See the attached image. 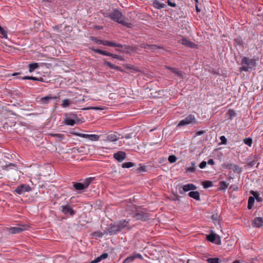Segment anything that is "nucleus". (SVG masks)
Segmentation results:
<instances>
[{
	"label": "nucleus",
	"instance_id": "obj_34",
	"mask_svg": "<svg viewBox=\"0 0 263 263\" xmlns=\"http://www.w3.org/2000/svg\"><path fill=\"white\" fill-rule=\"evenodd\" d=\"M163 48L161 46H157L156 45L154 44H150L149 46V50H151L152 51L155 52L156 50L158 49H162Z\"/></svg>",
	"mask_w": 263,
	"mask_h": 263
},
{
	"label": "nucleus",
	"instance_id": "obj_49",
	"mask_svg": "<svg viewBox=\"0 0 263 263\" xmlns=\"http://www.w3.org/2000/svg\"><path fill=\"white\" fill-rule=\"evenodd\" d=\"M137 170L139 172H146V167L145 166H142L140 165V166L137 169Z\"/></svg>",
	"mask_w": 263,
	"mask_h": 263
},
{
	"label": "nucleus",
	"instance_id": "obj_4",
	"mask_svg": "<svg viewBox=\"0 0 263 263\" xmlns=\"http://www.w3.org/2000/svg\"><path fill=\"white\" fill-rule=\"evenodd\" d=\"M197 123V121L195 116L194 115L190 114L186 117L184 119L181 120L177 125V127H182L189 124H194Z\"/></svg>",
	"mask_w": 263,
	"mask_h": 263
},
{
	"label": "nucleus",
	"instance_id": "obj_10",
	"mask_svg": "<svg viewBox=\"0 0 263 263\" xmlns=\"http://www.w3.org/2000/svg\"><path fill=\"white\" fill-rule=\"evenodd\" d=\"M136 258L143 259L142 256L140 253H133L130 256L126 257L122 263H132Z\"/></svg>",
	"mask_w": 263,
	"mask_h": 263
},
{
	"label": "nucleus",
	"instance_id": "obj_28",
	"mask_svg": "<svg viewBox=\"0 0 263 263\" xmlns=\"http://www.w3.org/2000/svg\"><path fill=\"white\" fill-rule=\"evenodd\" d=\"M2 167L4 170L8 171L9 167H10V168H14L16 167V165L14 163H10L8 164L3 165Z\"/></svg>",
	"mask_w": 263,
	"mask_h": 263
},
{
	"label": "nucleus",
	"instance_id": "obj_11",
	"mask_svg": "<svg viewBox=\"0 0 263 263\" xmlns=\"http://www.w3.org/2000/svg\"><path fill=\"white\" fill-rule=\"evenodd\" d=\"M165 68L166 69L171 70L172 73H174L181 79H184L185 78V73L178 68H173L168 66H165Z\"/></svg>",
	"mask_w": 263,
	"mask_h": 263
},
{
	"label": "nucleus",
	"instance_id": "obj_62",
	"mask_svg": "<svg viewBox=\"0 0 263 263\" xmlns=\"http://www.w3.org/2000/svg\"><path fill=\"white\" fill-rule=\"evenodd\" d=\"M116 43L113 42L108 41V46L110 47H115Z\"/></svg>",
	"mask_w": 263,
	"mask_h": 263
},
{
	"label": "nucleus",
	"instance_id": "obj_20",
	"mask_svg": "<svg viewBox=\"0 0 263 263\" xmlns=\"http://www.w3.org/2000/svg\"><path fill=\"white\" fill-rule=\"evenodd\" d=\"M106 140L115 142L117 141L120 138L118 137L115 133H110L108 134L106 137Z\"/></svg>",
	"mask_w": 263,
	"mask_h": 263
},
{
	"label": "nucleus",
	"instance_id": "obj_30",
	"mask_svg": "<svg viewBox=\"0 0 263 263\" xmlns=\"http://www.w3.org/2000/svg\"><path fill=\"white\" fill-rule=\"evenodd\" d=\"M202 186L204 189H207L213 185V183L211 181L206 180L202 182Z\"/></svg>",
	"mask_w": 263,
	"mask_h": 263
},
{
	"label": "nucleus",
	"instance_id": "obj_23",
	"mask_svg": "<svg viewBox=\"0 0 263 263\" xmlns=\"http://www.w3.org/2000/svg\"><path fill=\"white\" fill-rule=\"evenodd\" d=\"M191 166L185 168L186 172L194 173L196 170V163L195 161L191 162Z\"/></svg>",
	"mask_w": 263,
	"mask_h": 263
},
{
	"label": "nucleus",
	"instance_id": "obj_48",
	"mask_svg": "<svg viewBox=\"0 0 263 263\" xmlns=\"http://www.w3.org/2000/svg\"><path fill=\"white\" fill-rule=\"evenodd\" d=\"M52 137H57L60 140H62L63 138L64 135L60 134H51Z\"/></svg>",
	"mask_w": 263,
	"mask_h": 263
},
{
	"label": "nucleus",
	"instance_id": "obj_26",
	"mask_svg": "<svg viewBox=\"0 0 263 263\" xmlns=\"http://www.w3.org/2000/svg\"><path fill=\"white\" fill-rule=\"evenodd\" d=\"M227 114L229 116V119L232 120L233 118L237 116V114L233 109H230L228 110Z\"/></svg>",
	"mask_w": 263,
	"mask_h": 263
},
{
	"label": "nucleus",
	"instance_id": "obj_24",
	"mask_svg": "<svg viewBox=\"0 0 263 263\" xmlns=\"http://www.w3.org/2000/svg\"><path fill=\"white\" fill-rule=\"evenodd\" d=\"M29 71L30 72H33L35 69L39 67V65L37 63H32L29 64Z\"/></svg>",
	"mask_w": 263,
	"mask_h": 263
},
{
	"label": "nucleus",
	"instance_id": "obj_14",
	"mask_svg": "<svg viewBox=\"0 0 263 263\" xmlns=\"http://www.w3.org/2000/svg\"><path fill=\"white\" fill-rule=\"evenodd\" d=\"M226 168L227 169L232 170L234 173L239 174L242 172V168L238 165L232 163L226 164Z\"/></svg>",
	"mask_w": 263,
	"mask_h": 263
},
{
	"label": "nucleus",
	"instance_id": "obj_43",
	"mask_svg": "<svg viewBox=\"0 0 263 263\" xmlns=\"http://www.w3.org/2000/svg\"><path fill=\"white\" fill-rule=\"evenodd\" d=\"M67 117L70 118L71 119H73L75 121L78 118L77 115L75 114H70L69 115L67 114Z\"/></svg>",
	"mask_w": 263,
	"mask_h": 263
},
{
	"label": "nucleus",
	"instance_id": "obj_56",
	"mask_svg": "<svg viewBox=\"0 0 263 263\" xmlns=\"http://www.w3.org/2000/svg\"><path fill=\"white\" fill-rule=\"evenodd\" d=\"M254 200L255 199L253 197L250 196V197H249V199H248V203H249V204H253L254 203Z\"/></svg>",
	"mask_w": 263,
	"mask_h": 263
},
{
	"label": "nucleus",
	"instance_id": "obj_12",
	"mask_svg": "<svg viewBox=\"0 0 263 263\" xmlns=\"http://www.w3.org/2000/svg\"><path fill=\"white\" fill-rule=\"evenodd\" d=\"M113 157L119 162H122L126 157V154L123 151H118L114 154Z\"/></svg>",
	"mask_w": 263,
	"mask_h": 263
},
{
	"label": "nucleus",
	"instance_id": "obj_9",
	"mask_svg": "<svg viewBox=\"0 0 263 263\" xmlns=\"http://www.w3.org/2000/svg\"><path fill=\"white\" fill-rule=\"evenodd\" d=\"M60 211L66 215H69L71 216H73L76 212L68 204L62 205L60 208Z\"/></svg>",
	"mask_w": 263,
	"mask_h": 263
},
{
	"label": "nucleus",
	"instance_id": "obj_44",
	"mask_svg": "<svg viewBox=\"0 0 263 263\" xmlns=\"http://www.w3.org/2000/svg\"><path fill=\"white\" fill-rule=\"evenodd\" d=\"M236 43L237 45H243V42L240 37H238L235 40Z\"/></svg>",
	"mask_w": 263,
	"mask_h": 263
},
{
	"label": "nucleus",
	"instance_id": "obj_13",
	"mask_svg": "<svg viewBox=\"0 0 263 263\" xmlns=\"http://www.w3.org/2000/svg\"><path fill=\"white\" fill-rule=\"evenodd\" d=\"M257 61V59H249L247 57H243L241 60V64L242 65H247L248 66H256V62Z\"/></svg>",
	"mask_w": 263,
	"mask_h": 263
},
{
	"label": "nucleus",
	"instance_id": "obj_21",
	"mask_svg": "<svg viewBox=\"0 0 263 263\" xmlns=\"http://www.w3.org/2000/svg\"><path fill=\"white\" fill-rule=\"evenodd\" d=\"M65 119L64 123L66 125L73 126L76 123V121L74 120L73 119H71L70 118L67 117V114H65Z\"/></svg>",
	"mask_w": 263,
	"mask_h": 263
},
{
	"label": "nucleus",
	"instance_id": "obj_61",
	"mask_svg": "<svg viewBox=\"0 0 263 263\" xmlns=\"http://www.w3.org/2000/svg\"><path fill=\"white\" fill-rule=\"evenodd\" d=\"M102 14L105 17H109L110 18V12L108 13L107 12H104L102 13Z\"/></svg>",
	"mask_w": 263,
	"mask_h": 263
},
{
	"label": "nucleus",
	"instance_id": "obj_19",
	"mask_svg": "<svg viewBox=\"0 0 263 263\" xmlns=\"http://www.w3.org/2000/svg\"><path fill=\"white\" fill-rule=\"evenodd\" d=\"M104 65L108 66L110 69H115L118 71H122V70L120 67L116 66L108 61H104Z\"/></svg>",
	"mask_w": 263,
	"mask_h": 263
},
{
	"label": "nucleus",
	"instance_id": "obj_17",
	"mask_svg": "<svg viewBox=\"0 0 263 263\" xmlns=\"http://www.w3.org/2000/svg\"><path fill=\"white\" fill-rule=\"evenodd\" d=\"M181 43L182 45L191 48H194L196 46V44L185 38H183L181 40Z\"/></svg>",
	"mask_w": 263,
	"mask_h": 263
},
{
	"label": "nucleus",
	"instance_id": "obj_29",
	"mask_svg": "<svg viewBox=\"0 0 263 263\" xmlns=\"http://www.w3.org/2000/svg\"><path fill=\"white\" fill-rule=\"evenodd\" d=\"M219 184V190L220 191L225 190L229 186V183L224 181H220Z\"/></svg>",
	"mask_w": 263,
	"mask_h": 263
},
{
	"label": "nucleus",
	"instance_id": "obj_63",
	"mask_svg": "<svg viewBox=\"0 0 263 263\" xmlns=\"http://www.w3.org/2000/svg\"><path fill=\"white\" fill-rule=\"evenodd\" d=\"M180 198V196L178 195H175V198L174 199V200L179 201Z\"/></svg>",
	"mask_w": 263,
	"mask_h": 263
},
{
	"label": "nucleus",
	"instance_id": "obj_53",
	"mask_svg": "<svg viewBox=\"0 0 263 263\" xmlns=\"http://www.w3.org/2000/svg\"><path fill=\"white\" fill-rule=\"evenodd\" d=\"M257 162V160H252V161L249 162L248 163V165L250 167H252L254 165H255V164Z\"/></svg>",
	"mask_w": 263,
	"mask_h": 263
},
{
	"label": "nucleus",
	"instance_id": "obj_16",
	"mask_svg": "<svg viewBox=\"0 0 263 263\" xmlns=\"http://www.w3.org/2000/svg\"><path fill=\"white\" fill-rule=\"evenodd\" d=\"M58 98V97L54 96L52 97L50 96H47L43 98H41L39 101L41 104H47L52 100H56Z\"/></svg>",
	"mask_w": 263,
	"mask_h": 263
},
{
	"label": "nucleus",
	"instance_id": "obj_42",
	"mask_svg": "<svg viewBox=\"0 0 263 263\" xmlns=\"http://www.w3.org/2000/svg\"><path fill=\"white\" fill-rule=\"evenodd\" d=\"M22 80H31L33 81L37 80V78L33 76H24L22 78Z\"/></svg>",
	"mask_w": 263,
	"mask_h": 263
},
{
	"label": "nucleus",
	"instance_id": "obj_58",
	"mask_svg": "<svg viewBox=\"0 0 263 263\" xmlns=\"http://www.w3.org/2000/svg\"><path fill=\"white\" fill-rule=\"evenodd\" d=\"M204 133H205V132L203 130L197 131L196 132L195 135L196 136H200V135H202L204 134Z\"/></svg>",
	"mask_w": 263,
	"mask_h": 263
},
{
	"label": "nucleus",
	"instance_id": "obj_55",
	"mask_svg": "<svg viewBox=\"0 0 263 263\" xmlns=\"http://www.w3.org/2000/svg\"><path fill=\"white\" fill-rule=\"evenodd\" d=\"M108 256V253H103L102 255H101L100 256V257L101 258V259L103 260V259H106V258H107Z\"/></svg>",
	"mask_w": 263,
	"mask_h": 263
},
{
	"label": "nucleus",
	"instance_id": "obj_41",
	"mask_svg": "<svg viewBox=\"0 0 263 263\" xmlns=\"http://www.w3.org/2000/svg\"><path fill=\"white\" fill-rule=\"evenodd\" d=\"M76 135L79 137L84 138H87L88 139H89V138L90 137V135H88V134L78 133V134H76Z\"/></svg>",
	"mask_w": 263,
	"mask_h": 263
},
{
	"label": "nucleus",
	"instance_id": "obj_57",
	"mask_svg": "<svg viewBox=\"0 0 263 263\" xmlns=\"http://www.w3.org/2000/svg\"><path fill=\"white\" fill-rule=\"evenodd\" d=\"M101 260H102L100 256L98 257L96 259H95L93 260H92L91 263H98L100 262Z\"/></svg>",
	"mask_w": 263,
	"mask_h": 263
},
{
	"label": "nucleus",
	"instance_id": "obj_47",
	"mask_svg": "<svg viewBox=\"0 0 263 263\" xmlns=\"http://www.w3.org/2000/svg\"><path fill=\"white\" fill-rule=\"evenodd\" d=\"M149 46H150V44H147L146 43H142L140 45V47L144 48V49H148V50L149 49Z\"/></svg>",
	"mask_w": 263,
	"mask_h": 263
},
{
	"label": "nucleus",
	"instance_id": "obj_2",
	"mask_svg": "<svg viewBox=\"0 0 263 263\" xmlns=\"http://www.w3.org/2000/svg\"><path fill=\"white\" fill-rule=\"evenodd\" d=\"M110 18L114 21L127 28H130L132 27L131 23L126 22L125 16L117 9H114L112 12H110Z\"/></svg>",
	"mask_w": 263,
	"mask_h": 263
},
{
	"label": "nucleus",
	"instance_id": "obj_46",
	"mask_svg": "<svg viewBox=\"0 0 263 263\" xmlns=\"http://www.w3.org/2000/svg\"><path fill=\"white\" fill-rule=\"evenodd\" d=\"M167 4L168 6L172 7H176V4L174 2H172V0H167Z\"/></svg>",
	"mask_w": 263,
	"mask_h": 263
},
{
	"label": "nucleus",
	"instance_id": "obj_31",
	"mask_svg": "<svg viewBox=\"0 0 263 263\" xmlns=\"http://www.w3.org/2000/svg\"><path fill=\"white\" fill-rule=\"evenodd\" d=\"M135 165V163L132 162H124L122 164L123 168H130Z\"/></svg>",
	"mask_w": 263,
	"mask_h": 263
},
{
	"label": "nucleus",
	"instance_id": "obj_5",
	"mask_svg": "<svg viewBox=\"0 0 263 263\" xmlns=\"http://www.w3.org/2000/svg\"><path fill=\"white\" fill-rule=\"evenodd\" d=\"M136 220L146 221L149 219V214L142 211H137L133 216Z\"/></svg>",
	"mask_w": 263,
	"mask_h": 263
},
{
	"label": "nucleus",
	"instance_id": "obj_35",
	"mask_svg": "<svg viewBox=\"0 0 263 263\" xmlns=\"http://www.w3.org/2000/svg\"><path fill=\"white\" fill-rule=\"evenodd\" d=\"M208 263H219V259L217 257L209 258L206 259Z\"/></svg>",
	"mask_w": 263,
	"mask_h": 263
},
{
	"label": "nucleus",
	"instance_id": "obj_1",
	"mask_svg": "<svg viewBox=\"0 0 263 263\" xmlns=\"http://www.w3.org/2000/svg\"><path fill=\"white\" fill-rule=\"evenodd\" d=\"M129 220H121L110 223L107 229L110 235H115L126 229L127 230L132 229L129 225Z\"/></svg>",
	"mask_w": 263,
	"mask_h": 263
},
{
	"label": "nucleus",
	"instance_id": "obj_25",
	"mask_svg": "<svg viewBox=\"0 0 263 263\" xmlns=\"http://www.w3.org/2000/svg\"><path fill=\"white\" fill-rule=\"evenodd\" d=\"M104 55L109 56V57H112V58L118 59L120 61L123 60V59L121 58V56L117 55V54H113L112 53L107 52L106 51H105Z\"/></svg>",
	"mask_w": 263,
	"mask_h": 263
},
{
	"label": "nucleus",
	"instance_id": "obj_8",
	"mask_svg": "<svg viewBox=\"0 0 263 263\" xmlns=\"http://www.w3.org/2000/svg\"><path fill=\"white\" fill-rule=\"evenodd\" d=\"M31 191V188L28 184H22L18 185L14 190V192L17 194L21 195L26 192Z\"/></svg>",
	"mask_w": 263,
	"mask_h": 263
},
{
	"label": "nucleus",
	"instance_id": "obj_33",
	"mask_svg": "<svg viewBox=\"0 0 263 263\" xmlns=\"http://www.w3.org/2000/svg\"><path fill=\"white\" fill-rule=\"evenodd\" d=\"M70 102H71V101H70V99H64L63 100V102H62V104H61V106L63 108L67 107L70 104Z\"/></svg>",
	"mask_w": 263,
	"mask_h": 263
},
{
	"label": "nucleus",
	"instance_id": "obj_54",
	"mask_svg": "<svg viewBox=\"0 0 263 263\" xmlns=\"http://www.w3.org/2000/svg\"><path fill=\"white\" fill-rule=\"evenodd\" d=\"M124 138H126V139H130L132 138V134L129 133V134H126L125 136H122V137H121V139H122Z\"/></svg>",
	"mask_w": 263,
	"mask_h": 263
},
{
	"label": "nucleus",
	"instance_id": "obj_15",
	"mask_svg": "<svg viewBox=\"0 0 263 263\" xmlns=\"http://www.w3.org/2000/svg\"><path fill=\"white\" fill-rule=\"evenodd\" d=\"M252 226L256 228H260L263 226V218L255 217L252 222Z\"/></svg>",
	"mask_w": 263,
	"mask_h": 263
},
{
	"label": "nucleus",
	"instance_id": "obj_51",
	"mask_svg": "<svg viewBox=\"0 0 263 263\" xmlns=\"http://www.w3.org/2000/svg\"><path fill=\"white\" fill-rule=\"evenodd\" d=\"M206 164L207 162L206 161H203L200 163L199 166L200 168H204L206 166Z\"/></svg>",
	"mask_w": 263,
	"mask_h": 263
},
{
	"label": "nucleus",
	"instance_id": "obj_37",
	"mask_svg": "<svg viewBox=\"0 0 263 263\" xmlns=\"http://www.w3.org/2000/svg\"><path fill=\"white\" fill-rule=\"evenodd\" d=\"M243 142L246 145L251 146L252 144V139L251 138H246L243 140Z\"/></svg>",
	"mask_w": 263,
	"mask_h": 263
},
{
	"label": "nucleus",
	"instance_id": "obj_38",
	"mask_svg": "<svg viewBox=\"0 0 263 263\" xmlns=\"http://www.w3.org/2000/svg\"><path fill=\"white\" fill-rule=\"evenodd\" d=\"M168 161L171 163H174L177 160V157L175 155H170L168 158Z\"/></svg>",
	"mask_w": 263,
	"mask_h": 263
},
{
	"label": "nucleus",
	"instance_id": "obj_39",
	"mask_svg": "<svg viewBox=\"0 0 263 263\" xmlns=\"http://www.w3.org/2000/svg\"><path fill=\"white\" fill-rule=\"evenodd\" d=\"M100 136L98 135L95 134H92L90 135V137L89 138V140L91 141H98L99 139Z\"/></svg>",
	"mask_w": 263,
	"mask_h": 263
},
{
	"label": "nucleus",
	"instance_id": "obj_64",
	"mask_svg": "<svg viewBox=\"0 0 263 263\" xmlns=\"http://www.w3.org/2000/svg\"><path fill=\"white\" fill-rule=\"evenodd\" d=\"M217 215H213L212 216V218L213 219V220L214 221H215V222H218V221H217Z\"/></svg>",
	"mask_w": 263,
	"mask_h": 263
},
{
	"label": "nucleus",
	"instance_id": "obj_59",
	"mask_svg": "<svg viewBox=\"0 0 263 263\" xmlns=\"http://www.w3.org/2000/svg\"><path fill=\"white\" fill-rule=\"evenodd\" d=\"M87 109L102 110L103 108L99 107H90L89 108H88Z\"/></svg>",
	"mask_w": 263,
	"mask_h": 263
},
{
	"label": "nucleus",
	"instance_id": "obj_3",
	"mask_svg": "<svg viewBox=\"0 0 263 263\" xmlns=\"http://www.w3.org/2000/svg\"><path fill=\"white\" fill-rule=\"evenodd\" d=\"M95 179V177L85 179L83 183L73 182V188L76 191H82L88 187L90 184Z\"/></svg>",
	"mask_w": 263,
	"mask_h": 263
},
{
	"label": "nucleus",
	"instance_id": "obj_6",
	"mask_svg": "<svg viewBox=\"0 0 263 263\" xmlns=\"http://www.w3.org/2000/svg\"><path fill=\"white\" fill-rule=\"evenodd\" d=\"M28 228V226L27 224H18L17 227L9 228L8 232L12 234H18L27 230Z\"/></svg>",
	"mask_w": 263,
	"mask_h": 263
},
{
	"label": "nucleus",
	"instance_id": "obj_36",
	"mask_svg": "<svg viewBox=\"0 0 263 263\" xmlns=\"http://www.w3.org/2000/svg\"><path fill=\"white\" fill-rule=\"evenodd\" d=\"M90 49L92 51H94L95 52H96V53H99L100 54L104 55L105 52V50H102L99 49H95L94 47L90 48Z\"/></svg>",
	"mask_w": 263,
	"mask_h": 263
},
{
	"label": "nucleus",
	"instance_id": "obj_7",
	"mask_svg": "<svg viewBox=\"0 0 263 263\" xmlns=\"http://www.w3.org/2000/svg\"><path fill=\"white\" fill-rule=\"evenodd\" d=\"M206 239L214 243L216 245L221 244V239L219 235L214 233L212 231H211V233L206 235Z\"/></svg>",
	"mask_w": 263,
	"mask_h": 263
},
{
	"label": "nucleus",
	"instance_id": "obj_40",
	"mask_svg": "<svg viewBox=\"0 0 263 263\" xmlns=\"http://www.w3.org/2000/svg\"><path fill=\"white\" fill-rule=\"evenodd\" d=\"M90 39L92 41L95 42L96 43L98 44H101L102 43V40H99L97 37L95 36H91L90 37Z\"/></svg>",
	"mask_w": 263,
	"mask_h": 263
},
{
	"label": "nucleus",
	"instance_id": "obj_22",
	"mask_svg": "<svg viewBox=\"0 0 263 263\" xmlns=\"http://www.w3.org/2000/svg\"><path fill=\"white\" fill-rule=\"evenodd\" d=\"M188 195L190 197H191L196 200H200V194H199V192H198V191H191L188 194Z\"/></svg>",
	"mask_w": 263,
	"mask_h": 263
},
{
	"label": "nucleus",
	"instance_id": "obj_18",
	"mask_svg": "<svg viewBox=\"0 0 263 263\" xmlns=\"http://www.w3.org/2000/svg\"><path fill=\"white\" fill-rule=\"evenodd\" d=\"M153 7L157 9H161L166 7V5L163 3H160L158 0H153Z\"/></svg>",
	"mask_w": 263,
	"mask_h": 263
},
{
	"label": "nucleus",
	"instance_id": "obj_60",
	"mask_svg": "<svg viewBox=\"0 0 263 263\" xmlns=\"http://www.w3.org/2000/svg\"><path fill=\"white\" fill-rule=\"evenodd\" d=\"M209 165H214L215 164V161L212 159H209L208 162Z\"/></svg>",
	"mask_w": 263,
	"mask_h": 263
},
{
	"label": "nucleus",
	"instance_id": "obj_32",
	"mask_svg": "<svg viewBox=\"0 0 263 263\" xmlns=\"http://www.w3.org/2000/svg\"><path fill=\"white\" fill-rule=\"evenodd\" d=\"M250 193L253 195V197L254 198V199L255 198L256 200L257 201H261V198L259 197V194L257 193V192H256L255 191H251L250 192Z\"/></svg>",
	"mask_w": 263,
	"mask_h": 263
},
{
	"label": "nucleus",
	"instance_id": "obj_27",
	"mask_svg": "<svg viewBox=\"0 0 263 263\" xmlns=\"http://www.w3.org/2000/svg\"><path fill=\"white\" fill-rule=\"evenodd\" d=\"M190 191L189 184L183 185L182 187L179 188V193L183 194L184 192H188Z\"/></svg>",
	"mask_w": 263,
	"mask_h": 263
},
{
	"label": "nucleus",
	"instance_id": "obj_45",
	"mask_svg": "<svg viewBox=\"0 0 263 263\" xmlns=\"http://www.w3.org/2000/svg\"><path fill=\"white\" fill-rule=\"evenodd\" d=\"M220 139L221 141V144H226L227 143V139L224 136H222L220 137Z\"/></svg>",
	"mask_w": 263,
	"mask_h": 263
},
{
	"label": "nucleus",
	"instance_id": "obj_50",
	"mask_svg": "<svg viewBox=\"0 0 263 263\" xmlns=\"http://www.w3.org/2000/svg\"><path fill=\"white\" fill-rule=\"evenodd\" d=\"M249 69V67L248 65H242V66L240 68L241 71H248Z\"/></svg>",
	"mask_w": 263,
	"mask_h": 263
},
{
	"label": "nucleus",
	"instance_id": "obj_52",
	"mask_svg": "<svg viewBox=\"0 0 263 263\" xmlns=\"http://www.w3.org/2000/svg\"><path fill=\"white\" fill-rule=\"evenodd\" d=\"M189 187H190V191H194V190H196L197 187L193 184H189Z\"/></svg>",
	"mask_w": 263,
	"mask_h": 263
}]
</instances>
